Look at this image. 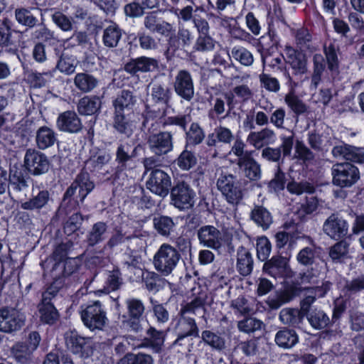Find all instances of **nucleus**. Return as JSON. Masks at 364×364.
I'll use <instances>...</instances> for the list:
<instances>
[{
  "instance_id": "nucleus-1",
  "label": "nucleus",
  "mask_w": 364,
  "mask_h": 364,
  "mask_svg": "<svg viewBox=\"0 0 364 364\" xmlns=\"http://www.w3.org/2000/svg\"><path fill=\"white\" fill-rule=\"evenodd\" d=\"M45 275L62 279L65 285L69 286L75 281L74 274L77 269V261L68 258L63 262H55L54 259H46L41 262Z\"/></svg>"
},
{
  "instance_id": "nucleus-2",
  "label": "nucleus",
  "mask_w": 364,
  "mask_h": 364,
  "mask_svg": "<svg viewBox=\"0 0 364 364\" xmlns=\"http://www.w3.org/2000/svg\"><path fill=\"white\" fill-rule=\"evenodd\" d=\"M180 259L181 255L174 247L164 243L154 255L153 264L158 272L166 277L173 272Z\"/></svg>"
},
{
  "instance_id": "nucleus-3",
  "label": "nucleus",
  "mask_w": 364,
  "mask_h": 364,
  "mask_svg": "<svg viewBox=\"0 0 364 364\" xmlns=\"http://www.w3.org/2000/svg\"><path fill=\"white\" fill-rule=\"evenodd\" d=\"M94 188L95 184L90 181L89 173L82 171L66 190L63 201L65 203L68 201L74 206L78 205L80 203L83 202Z\"/></svg>"
},
{
  "instance_id": "nucleus-4",
  "label": "nucleus",
  "mask_w": 364,
  "mask_h": 364,
  "mask_svg": "<svg viewBox=\"0 0 364 364\" xmlns=\"http://www.w3.org/2000/svg\"><path fill=\"white\" fill-rule=\"evenodd\" d=\"M216 185L228 203L237 205L242 199V189L236 176L222 171L217 179Z\"/></svg>"
},
{
  "instance_id": "nucleus-5",
  "label": "nucleus",
  "mask_w": 364,
  "mask_h": 364,
  "mask_svg": "<svg viewBox=\"0 0 364 364\" xmlns=\"http://www.w3.org/2000/svg\"><path fill=\"white\" fill-rule=\"evenodd\" d=\"M84 325L90 331H102L107 323V314L99 301L86 306L80 311Z\"/></svg>"
},
{
  "instance_id": "nucleus-6",
  "label": "nucleus",
  "mask_w": 364,
  "mask_h": 364,
  "mask_svg": "<svg viewBox=\"0 0 364 364\" xmlns=\"http://www.w3.org/2000/svg\"><path fill=\"white\" fill-rule=\"evenodd\" d=\"M333 183L341 188L354 185L360 178L358 168L348 162L338 163L332 167Z\"/></svg>"
},
{
  "instance_id": "nucleus-7",
  "label": "nucleus",
  "mask_w": 364,
  "mask_h": 364,
  "mask_svg": "<svg viewBox=\"0 0 364 364\" xmlns=\"http://www.w3.org/2000/svg\"><path fill=\"white\" fill-rule=\"evenodd\" d=\"M26 316L19 309L4 306L0 309V331L11 333L20 330L25 324Z\"/></svg>"
},
{
  "instance_id": "nucleus-8",
  "label": "nucleus",
  "mask_w": 364,
  "mask_h": 364,
  "mask_svg": "<svg viewBox=\"0 0 364 364\" xmlns=\"http://www.w3.org/2000/svg\"><path fill=\"white\" fill-rule=\"evenodd\" d=\"M195 192L185 182H179L171 190V204L179 210H186L194 205Z\"/></svg>"
},
{
  "instance_id": "nucleus-9",
  "label": "nucleus",
  "mask_w": 364,
  "mask_h": 364,
  "mask_svg": "<svg viewBox=\"0 0 364 364\" xmlns=\"http://www.w3.org/2000/svg\"><path fill=\"white\" fill-rule=\"evenodd\" d=\"M48 157L42 152L28 149L24 156V166L33 176H39L46 173L49 169Z\"/></svg>"
},
{
  "instance_id": "nucleus-10",
  "label": "nucleus",
  "mask_w": 364,
  "mask_h": 364,
  "mask_svg": "<svg viewBox=\"0 0 364 364\" xmlns=\"http://www.w3.org/2000/svg\"><path fill=\"white\" fill-rule=\"evenodd\" d=\"M147 144L154 154H166L173 149V135L169 132H150L147 138Z\"/></svg>"
},
{
  "instance_id": "nucleus-11",
  "label": "nucleus",
  "mask_w": 364,
  "mask_h": 364,
  "mask_svg": "<svg viewBox=\"0 0 364 364\" xmlns=\"http://www.w3.org/2000/svg\"><path fill=\"white\" fill-rule=\"evenodd\" d=\"M174 331L177 335V338L173 343L175 346H183V340L188 336H199V330L195 319L183 314L179 315Z\"/></svg>"
},
{
  "instance_id": "nucleus-12",
  "label": "nucleus",
  "mask_w": 364,
  "mask_h": 364,
  "mask_svg": "<svg viewBox=\"0 0 364 364\" xmlns=\"http://www.w3.org/2000/svg\"><path fill=\"white\" fill-rule=\"evenodd\" d=\"M200 245L213 250H219L223 244V235L220 230L210 225H203L197 230Z\"/></svg>"
},
{
  "instance_id": "nucleus-13",
  "label": "nucleus",
  "mask_w": 364,
  "mask_h": 364,
  "mask_svg": "<svg viewBox=\"0 0 364 364\" xmlns=\"http://www.w3.org/2000/svg\"><path fill=\"white\" fill-rule=\"evenodd\" d=\"M137 123L136 116L134 112L126 114L113 112L112 127L120 135L130 137L135 131Z\"/></svg>"
},
{
  "instance_id": "nucleus-14",
  "label": "nucleus",
  "mask_w": 364,
  "mask_h": 364,
  "mask_svg": "<svg viewBox=\"0 0 364 364\" xmlns=\"http://www.w3.org/2000/svg\"><path fill=\"white\" fill-rule=\"evenodd\" d=\"M171 185L169 176L160 169L152 171L146 182V188L153 193L161 197L168 195Z\"/></svg>"
},
{
  "instance_id": "nucleus-15",
  "label": "nucleus",
  "mask_w": 364,
  "mask_h": 364,
  "mask_svg": "<svg viewBox=\"0 0 364 364\" xmlns=\"http://www.w3.org/2000/svg\"><path fill=\"white\" fill-rule=\"evenodd\" d=\"M65 340L68 348L72 353L82 358L89 356L91 351L89 338L82 337L76 331L70 330L65 333Z\"/></svg>"
},
{
  "instance_id": "nucleus-16",
  "label": "nucleus",
  "mask_w": 364,
  "mask_h": 364,
  "mask_svg": "<svg viewBox=\"0 0 364 364\" xmlns=\"http://www.w3.org/2000/svg\"><path fill=\"white\" fill-rule=\"evenodd\" d=\"M173 88L179 97L191 101L194 96V85L190 73L185 70H179L175 77Z\"/></svg>"
},
{
  "instance_id": "nucleus-17",
  "label": "nucleus",
  "mask_w": 364,
  "mask_h": 364,
  "mask_svg": "<svg viewBox=\"0 0 364 364\" xmlns=\"http://www.w3.org/2000/svg\"><path fill=\"white\" fill-rule=\"evenodd\" d=\"M348 225L345 220L337 214L330 215L323 224V231L331 238L338 240L348 233Z\"/></svg>"
},
{
  "instance_id": "nucleus-18",
  "label": "nucleus",
  "mask_w": 364,
  "mask_h": 364,
  "mask_svg": "<svg viewBox=\"0 0 364 364\" xmlns=\"http://www.w3.org/2000/svg\"><path fill=\"white\" fill-rule=\"evenodd\" d=\"M143 23L147 31L157 33L165 37H168L174 31L171 23L161 20L155 12H150L146 15L143 19Z\"/></svg>"
},
{
  "instance_id": "nucleus-19",
  "label": "nucleus",
  "mask_w": 364,
  "mask_h": 364,
  "mask_svg": "<svg viewBox=\"0 0 364 364\" xmlns=\"http://www.w3.org/2000/svg\"><path fill=\"white\" fill-rule=\"evenodd\" d=\"M159 68L158 60L153 58L141 56L132 59L124 65V70L131 74L136 75L137 73L152 72Z\"/></svg>"
},
{
  "instance_id": "nucleus-20",
  "label": "nucleus",
  "mask_w": 364,
  "mask_h": 364,
  "mask_svg": "<svg viewBox=\"0 0 364 364\" xmlns=\"http://www.w3.org/2000/svg\"><path fill=\"white\" fill-rule=\"evenodd\" d=\"M148 87L150 90L151 100L153 102L159 105L168 106L172 92L166 85L153 80Z\"/></svg>"
},
{
  "instance_id": "nucleus-21",
  "label": "nucleus",
  "mask_w": 364,
  "mask_h": 364,
  "mask_svg": "<svg viewBox=\"0 0 364 364\" xmlns=\"http://www.w3.org/2000/svg\"><path fill=\"white\" fill-rule=\"evenodd\" d=\"M56 124L59 130L70 133H77L82 127L80 119L73 111H66L59 114Z\"/></svg>"
},
{
  "instance_id": "nucleus-22",
  "label": "nucleus",
  "mask_w": 364,
  "mask_h": 364,
  "mask_svg": "<svg viewBox=\"0 0 364 364\" xmlns=\"http://www.w3.org/2000/svg\"><path fill=\"white\" fill-rule=\"evenodd\" d=\"M332 154L334 157L342 158L355 163H364V149L347 144L333 147Z\"/></svg>"
},
{
  "instance_id": "nucleus-23",
  "label": "nucleus",
  "mask_w": 364,
  "mask_h": 364,
  "mask_svg": "<svg viewBox=\"0 0 364 364\" xmlns=\"http://www.w3.org/2000/svg\"><path fill=\"white\" fill-rule=\"evenodd\" d=\"M275 137L276 133L273 129L264 127L257 132H251L247 137V141L255 149H260L272 144Z\"/></svg>"
},
{
  "instance_id": "nucleus-24",
  "label": "nucleus",
  "mask_w": 364,
  "mask_h": 364,
  "mask_svg": "<svg viewBox=\"0 0 364 364\" xmlns=\"http://www.w3.org/2000/svg\"><path fill=\"white\" fill-rule=\"evenodd\" d=\"M136 97L134 93L127 90H122L112 101L114 113H128L133 112V107L136 105Z\"/></svg>"
},
{
  "instance_id": "nucleus-25",
  "label": "nucleus",
  "mask_w": 364,
  "mask_h": 364,
  "mask_svg": "<svg viewBox=\"0 0 364 364\" xmlns=\"http://www.w3.org/2000/svg\"><path fill=\"white\" fill-rule=\"evenodd\" d=\"M237 165L240 168L244 176L251 181H257L261 178L262 171L260 165L251 156L238 159Z\"/></svg>"
},
{
  "instance_id": "nucleus-26",
  "label": "nucleus",
  "mask_w": 364,
  "mask_h": 364,
  "mask_svg": "<svg viewBox=\"0 0 364 364\" xmlns=\"http://www.w3.org/2000/svg\"><path fill=\"white\" fill-rule=\"evenodd\" d=\"M146 335L147 337L143 340L139 347L150 348L153 352L160 353L165 341V332L150 326L146 331Z\"/></svg>"
},
{
  "instance_id": "nucleus-27",
  "label": "nucleus",
  "mask_w": 364,
  "mask_h": 364,
  "mask_svg": "<svg viewBox=\"0 0 364 364\" xmlns=\"http://www.w3.org/2000/svg\"><path fill=\"white\" fill-rule=\"evenodd\" d=\"M263 270L274 278L285 277L288 274L287 261L283 257L274 256L264 263Z\"/></svg>"
},
{
  "instance_id": "nucleus-28",
  "label": "nucleus",
  "mask_w": 364,
  "mask_h": 364,
  "mask_svg": "<svg viewBox=\"0 0 364 364\" xmlns=\"http://www.w3.org/2000/svg\"><path fill=\"white\" fill-rule=\"evenodd\" d=\"M287 56V61L296 74H304L307 71L306 58L304 54L294 49L289 46H287L284 49Z\"/></svg>"
},
{
  "instance_id": "nucleus-29",
  "label": "nucleus",
  "mask_w": 364,
  "mask_h": 364,
  "mask_svg": "<svg viewBox=\"0 0 364 364\" xmlns=\"http://www.w3.org/2000/svg\"><path fill=\"white\" fill-rule=\"evenodd\" d=\"M331 284L329 282H322V285L307 288V294L301 301V311L306 314L311 305L314 302L316 297H323L330 289Z\"/></svg>"
},
{
  "instance_id": "nucleus-30",
  "label": "nucleus",
  "mask_w": 364,
  "mask_h": 364,
  "mask_svg": "<svg viewBox=\"0 0 364 364\" xmlns=\"http://www.w3.org/2000/svg\"><path fill=\"white\" fill-rule=\"evenodd\" d=\"M233 139V132L230 129L220 125L215 128L213 133L208 134L206 143L208 146H215L218 142L230 144Z\"/></svg>"
},
{
  "instance_id": "nucleus-31",
  "label": "nucleus",
  "mask_w": 364,
  "mask_h": 364,
  "mask_svg": "<svg viewBox=\"0 0 364 364\" xmlns=\"http://www.w3.org/2000/svg\"><path fill=\"white\" fill-rule=\"evenodd\" d=\"M52 200L49 191L43 190L28 200L22 203L21 208L26 210H40L46 208Z\"/></svg>"
},
{
  "instance_id": "nucleus-32",
  "label": "nucleus",
  "mask_w": 364,
  "mask_h": 364,
  "mask_svg": "<svg viewBox=\"0 0 364 364\" xmlns=\"http://www.w3.org/2000/svg\"><path fill=\"white\" fill-rule=\"evenodd\" d=\"M57 141L55 131L47 127H41L36 134V142L38 149L44 150L54 145Z\"/></svg>"
},
{
  "instance_id": "nucleus-33",
  "label": "nucleus",
  "mask_w": 364,
  "mask_h": 364,
  "mask_svg": "<svg viewBox=\"0 0 364 364\" xmlns=\"http://www.w3.org/2000/svg\"><path fill=\"white\" fill-rule=\"evenodd\" d=\"M250 218L262 230H267L273 222L269 211L263 206L255 205L250 213Z\"/></svg>"
},
{
  "instance_id": "nucleus-34",
  "label": "nucleus",
  "mask_w": 364,
  "mask_h": 364,
  "mask_svg": "<svg viewBox=\"0 0 364 364\" xmlns=\"http://www.w3.org/2000/svg\"><path fill=\"white\" fill-rule=\"evenodd\" d=\"M73 82L76 88L82 92L87 93L93 90L98 84L97 79L87 73H77Z\"/></svg>"
},
{
  "instance_id": "nucleus-35",
  "label": "nucleus",
  "mask_w": 364,
  "mask_h": 364,
  "mask_svg": "<svg viewBox=\"0 0 364 364\" xmlns=\"http://www.w3.org/2000/svg\"><path fill=\"white\" fill-rule=\"evenodd\" d=\"M28 176L22 170L11 168L9 173V185L16 191L21 192L28 187Z\"/></svg>"
},
{
  "instance_id": "nucleus-36",
  "label": "nucleus",
  "mask_w": 364,
  "mask_h": 364,
  "mask_svg": "<svg viewBox=\"0 0 364 364\" xmlns=\"http://www.w3.org/2000/svg\"><path fill=\"white\" fill-rule=\"evenodd\" d=\"M102 102L97 96H85L77 104V110L81 114L91 115L96 113L101 107Z\"/></svg>"
},
{
  "instance_id": "nucleus-37",
  "label": "nucleus",
  "mask_w": 364,
  "mask_h": 364,
  "mask_svg": "<svg viewBox=\"0 0 364 364\" xmlns=\"http://www.w3.org/2000/svg\"><path fill=\"white\" fill-rule=\"evenodd\" d=\"M237 268L239 272L247 276L250 274L253 268V260L250 252L243 247H240L237 253Z\"/></svg>"
},
{
  "instance_id": "nucleus-38",
  "label": "nucleus",
  "mask_w": 364,
  "mask_h": 364,
  "mask_svg": "<svg viewBox=\"0 0 364 364\" xmlns=\"http://www.w3.org/2000/svg\"><path fill=\"white\" fill-rule=\"evenodd\" d=\"M298 341L299 338L295 331L287 328L279 331L275 336L276 343L283 348H292Z\"/></svg>"
},
{
  "instance_id": "nucleus-39",
  "label": "nucleus",
  "mask_w": 364,
  "mask_h": 364,
  "mask_svg": "<svg viewBox=\"0 0 364 364\" xmlns=\"http://www.w3.org/2000/svg\"><path fill=\"white\" fill-rule=\"evenodd\" d=\"M122 36V33L119 27L115 23L111 24L103 31V44L107 48H115L118 46Z\"/></svg>"
},
{
  "instance_id": "nucleus-40",
  "label": "nucleus",
  "mask_w": 364,
  "mask_h": 364,
  "mask_svg": "<svg viewBox=\"0 0 364 364\" xmlns=\"http://www.w3.org/2000/svg\"><path fill=\"white\" fill-rule=\"evenodd\" d=\"M284 102L296 115L303 114L308 112L309 107L294 93V90L285 95Z\"/></svg>"
},
{
  "instance_id": "nucleus-41",
  "label": "nucleus",
  "mask_w": 364,
  "mask_h": 364,
  "mask_svg": "<svg viewBox=\"0 0 364 364\" xmlns=\"http://www.w3.org/2000/svg\"><path fill=\"white\" fill-rule=\"evenodd\" d=\"M304 314L297 309L285 308L279 313L280 321L286 325L296 326L301 323Z\"/></svg>"
},
{
  "instance_id": "nucleus-42",
  "label": "nucleus",
  "mask_w": 364,
  "mask_h": 364,
  "mask_svg": "<svg viewBox=\"0 0 364 364\" xmlns=\"http://www.w3.org/2000/svg\"><path fill=\"white\" fill-rule=\"evenodd\" d=\"M128 318L130 319H141L145 311L143 301L136 298H129L126 300Z\"/></svg>"
},
{
  "instance_id": "nucleus-43",
  "label": "nucleus",
  "mask_w": 364,
  "mask_h": 364,
  "mask_svg": "<svg viewBox=\"0 0 364 364\" xmlns=\"http://www.w3.org/2000/svg\"><path fill=\"white\" fill-rule=\"evenodd\" d=\"M55 70L44 73L31 71L28 74L27 80L31 86L34 87H44L51 81L54 77Z\"/></svg>"
},
{
  "instance_id": "nucleus-44",
  "label": "nucleus",
  "mask_w": 364,
  "mask_h": 364,
  "mask_svg": "<svg viewBox=\"0 0 364 364\" xmlns=\"http://www.w3.org/2000/svg\"><path fill=\"white\" fill-rule=\"evenodd\" d=\"M107 225L103 222L95 223L90 231L88 232L87 241L89 245L94 246L105 239L107 232Z\"/></svg>"
},
{
  "instance_id": "nucleus-45",
  "label": "nucleus",
  "mask_w": 364,
  "mask_h": 364,
  "mask_svg": "<svg viewBox=\"0 0 364 364\" xmlns=\"http://www.w3.org/2000/svg\"><path fill=\"white\" fill-rule=\"evenodd\" d=\"M154 226L159 234L169 236L175 227V223L171 217L161 215L154 218Z\"/></svg>"
},
{
  "instance_id": "nucleus-46",
  "label": "nucleus",
  "mask_w": 364,
  "mask_h": 364,
  "mask_svg": "<svg viewBox=\"0 0 364 364\" xmlns=\"http://www.w3.org/2000/svg\"><path fill=\"white\" fill-rule=\"evenodd\" d=\"M206 301V294L203 292H200L198 295L195 297L191 302L181 306L179 315H185L188 314H196V311L204 306Z\"/></svg>"
},
{
  "instance_id": "nucleus-47",
  "label": "nucleus",
  "mask_w": 364,
  "mask_h": 364,
  "mask_svg": "<svg viewBox=\"0 0 364 364\" xmlns=\"http://www.w3.org/2000/svg\"><path fill=\"white\" fill-rule=\"evenodd\" d=\"M15 18L16 21L23 26L28 28H33L38 25V19L33 15L31 11L26 8H18L15 9Z\"/></svg>"
},
{
  "instance_id": "nucleus-48",
  "label": "nucleus",
  "mask_w": 364,
  "mask_h": 364,
  "mask_svg": "<svg viewBox=\"0 0 364 364\" xmlns=\"http://www.w3.org/2000/svg\"><path fill=\"white\" fill-rule=\"evenodd\" d=\"M39 313L41 320L48 324L54 323L59 318V314L53 304L41 303Z\"/></svg>"
},
{
  "instance_id": "nucleus-49",
  "label": "nucleus",
  "mask_w": 364,
  "mask_h": 364,
  "mask_svg": "<svg viewBox=\"0 0 364 364\" xmlns=\"http://www.w3.org/2000/svg\"><path fill=\"white\" fill-rule=\"evenodd\" d=\"M77 63L75 57L62 55L57 62L55 68L60 73L70 75L75 73Z\"/></svg>"
},
{
  "instance_id": "nucleus-50",
  "label": "nucleus",
  "mask_w": 364,
  "mask_h": 364,
  "mask_svg": "<svg viewBox=\"0 0 364 364\" xmlns=\"http://www.w3.org/2000/svg\"><path fill=\"white\" fill-rule=\"evenodd\" d=\"M12 44L11 22L7 18H0V46L8 47Z\"/></svg>"
},
{
  "instance_id": "nucleus-51",
  "label": "nucleus",
  "mask_w": 364,
  "mask_h": 364,
  "mask_svg": "<svg viewBox=\"0 0 364 364\" xmlns=\"http://www.w3.org/2000/svg\"><path fill=\"white\" fill-rule=\"evenodd\" d=\"M136 156V147L132 149L129 143L120 144L116 151V161L124 166Z\"/></svg>"
},
{
  "instance_id": "nucleus-52",
  "label": "nucleus",
  "mask_w": 364,
  "mask_h": 364,
  "mask_svg": "<svg viewBox=\"0 0 364 364\" xmlns=\"http://www.w3.org/2000/svg\"><path fill=\"white\" fill-rule=\"evenodd\" d=\"M53 282L42 294L41 303L52 304L51 300L54 299L58 293L63 287H66L62 279L53 278Z\"/></svg>"
},
{
  "instance_id": "nucleus-53",
  "label": "nucleus",
  "mask_w": 364,
  "mask_h": 364,
  "mask_svg": "<svg viewBox=\"0 0 364 364\" xmlns=\"http://www.w3.org/2000/svg\"><path fill=\"white\" fill-rule=\"evenodd\" d=\"M205 138L203 129L198 123H192L189 129L186 132L187 143L192 145H198L200 144Z\"/></svg>"
},
{
  "instance_id": "nucleus-54",
  "label": "nucleus",
  "mask_w": 364,
  "mask_h": 364,
  "mask_svg": "<svg viewBox=\"0 0 364 364\" xmlns=\"http://www.w3.org/2000/svg\"><path fill=\"white\" fill-rule=\"evenodd\" d=\"M203 341L215 350H222L225 348V340L218 334L210 331H203L201 333Z\"/></svg>"
},
{
  "instance_id": "nucleus-55",
  "label": "nucleus",
  "mask_w": 364,
  "mask_h": 364,
  "mask_svg": "<svg viewBox=\"0 0 364 364\" xmlns=\"http://www.w3.org/2000/svg\"><path fill=\"white\" fill-rule=\"evenodd\" d=\"M295 133L293 130H288V134H281L279 136L281 144L278 147L283 157L290 156L294 144Z\"/></svg>"
},
{
  "instance_id": "nucleus-56",
  "label": "nucleus",
  "mask_w": 364,
  "mask_h": 364,
  "mask_svg": "<svg viewBox=\"0 0 364 364\" xmlns=\"http://www.w3.org/2000/svg\"><path fill=\"white\" fill-rule=\"evenodd\" d=\"M232 58L245 66H250L254 62L252 54L243 47H234L231 50Z\"/></svg>"
},
{
  "instance_id": "nucleus-57",
  "label": "nucleus",
  "mask_w": 364,
  "mask_h": 364,
  "mask_svg": "<svg viewBox=\"0 0 364 364\" xmlns=\"http://www.w3.org/2000/svg\"><path fill=\"white\" fill-rule=\"evenodd\" d=\"M318 257L317 248L314 247H306L300 250L296 258L300 264L309 265L315 262Z\"/></svg>"
},
{
  "instance_id": "nucleus-58",
  "label": "nucleus",
  "mask_w": 364,
  "mask_h": 364,
  "mask_svg": "<svg viewBox=\"0 0 364 364\" xmlns=\"http://www.w3.org/2000/svg\"><path fill=\"white\" fill-rule=\"evenodd\" d=\"M310 324L316 329H321L326 327L329 323V318L321 311H313L308 316Z\"/></svg>"
},
{
  "instance_id": "nucleus-59",
  "label": "nucleus",
  "mask_w": 364,
  "mask_h": 364,
  "mask_svg": "<svg viewBox=\"0 0 364 364\" xmlns=\"http://www.w3.org/2000/svg\"><path fill=\"white\" fill-rule=\"evenodd\" d=\"M291 299V294L287 291H283L277 293L274 296H269L266 302L270 309H277L283 304L290 301Z\"/></svg>"
},
{
  "instance_id": "nucleus-60",
  "label": "nucleus",
  "mask_w": 364,
  "mask_h": 364,
  "mask_svg": "<svg viewBox=\"0 0 364 364\" xmlns=\"http://www.w3.org/2000/svg\"><path fill=\"white\" fill-rule=\"evenodd\" d=\"M154 360L150 355L144 353L129 354L121 359L119 364H153Z\"/></svg>"
},
{
  "instance_id": "nucleus-61",
  "label": "nucleus",
  "mask_w": 364,
  "mask_h": 364,
  "mask_svg": "<svg viewBox=\"0 0 364 364\" xmlns=\"http://www.w3.org/2000/svg\"><path fill=\"white\" fill-rule=\"evenodd\" d=\"M33 351L31 350L29 347L24 343H16L12 348V353L16 360L20 363H24L28 360L31 353Z\"/></svg>"
},
{
  "instance_id": "nucleus-62",
  "label": "nucleus",
  "mask_w": 364,
  "mask_h": 364,
  "mask_svg": "<svg viewBox=\"0 0 364 364\" xmlns=\"http://www.w3.org/2000/svg\"><path fill=\"white\" fill-rule=\"evenodd\" d=\"M197 162L195 154L186 149L183 151L177 159V165L183 170H189Z\"/></svg>"
},
{
  "instance_id": "nucleus-63",
  "label": "nucleus",
  "mask_w": 364,
  "mask_h": 364,
  "mask_svg": "<svg viewBox=\"0 0 364 364\" xmlns=\"http://www.w3.org/2000/svg\"><path fill=\"white\" fill-rule=\"evenodd\" d=\"M215 41L208 35H199L193 46V49L198 52H207L213 50Z\"/></svg>"
},
{
  "instance_id": "nucleus-64",
  "label": "nucleus",
  "mask_w": 364,
  "mask_h": 364,
  "mask_svg": "<svg viewBox=\"0 0 364 364\" xmlns=\"http://www.w3.org/2000/svg\"><path fill=\"white\" fill-rule=\"evenodd\" d=\"M154 316L159 324L166 323L169 320V313L162 304L151 299Z\"/></svg>"
}]
</instances>
